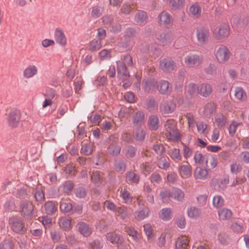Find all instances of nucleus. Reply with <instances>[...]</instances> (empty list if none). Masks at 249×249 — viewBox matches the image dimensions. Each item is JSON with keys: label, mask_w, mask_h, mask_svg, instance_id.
Returning a JSON list of instances; mask_svg holds the SVG:
<instances>
[{"label": "nucleus", "mask_w": 249, "mask_h": 249, "mask_svg": "<svg viewBox=\"0 0 249 249\" xmlns=\"http://www.w3.org/2000/svg\"><path fill=\"white\" fill-rule=\"evenodd\" d=\"M118 76L121 79H126L129 76L127 67L132 65V57L129 55L124 56L123 60L117 61Z\"/></svg>", "instance_id": "f257e3e1"}, {"label": "nucleus", "mask_w": 249, "mask_h": 249, "mask_svg": "<svg viewBox=\"0 0 249 249\" xmlns=\"http://www.w3.org/2000/svg\"><path fill=\"white\" fill-rule=\"evenodd\" d=\"M9 224L11 230L16 233L24 234L27 232L24 220L20 216L13 215L10 217Z\"/></svg>", "instance_id": "f03ea898"}, {"label": "nucleus", "mask_w": 249, "mask_h": 249, "mask_svg": "<svg viewBox=\"0 0 249 249\" xmlns=\"http://www.w3.org/2000/svg\"><path fill=\"white\" fill-rule=\"evenodd\" d=\"M230 27L227 23H221L217 24L213 31L214 37L219 40L227 38L230 34Z\"/></svg>", "instance_id": "7ed1b4c3"}, {"label": "nucleus", "mask_w": 249, "mask_h": 249, "mask_svg": "<svg viewBox=\"0 0 249 249\" xmlns=\"http://www.w3.org/2000/svg\"><path fill=\"white\" fill-rule=\"evenodd\" d=\"M34 206L27 201H22L19 205L21 215L26 219H32L33 217Z\"/></svg>", "instance_id": "20e7f679"}, {"label": "nucleus", "mask_w": 249, "mask_h": 249, "mask_svg": "<svg viewBox=\"0 0 249 249\" xmlns=\"http://www.w3.org/2000/svg\"><path fill=\"white\" fill-rule=\"evenodd\" d=\"M231 56V53L229 49L224 45H221L216 51L215 58L217 61L224 64L229 60Z\"/></svg>", "instance_id": "39448f33"}, {"label": "nucleus", "mask_w": 249, "mask_h": 249, "mask_svg": "<svg viewBox=\"0 0 249 249\" xmlns=\"http://www.w3.org/2000/svg\"><path fill=\"white\" fill-rule=\"evenodd\" d=\"M202 59L199 55L191 54L184 58L185 65L189 68H194L198 66L202 63Z\"/></svg>", "instance_id": "423d86ee"}, {"label": "nucleus", "mask_w": 249, "mask_h": 249, "mask_svg": "<svg viewBox=\"0 0 249 249\" xmlns=\"http://www.w3.org/2000/svg\"><path fill=\"white\" fill-rule=\"evenodd\" d=\"M20 116L19 110H14L11 111L7 118L9 125L13 128L17 127L19 124Z\"/></svg>", "instance_id": "0eeeda50"}, {"label": "nucleus", "mask_w": 249, "mask_h": 249, "mask_svg": "<svg viewBox=\"0 0 249 249\" xmlns=\"http://www.w3.org/2000/svg\"><path fill=\"white\" fill-rule=\"evenodd\" d=\"M76 227L79 233L84 237H88L92 234V228L86 222L80 221L77 224Z\"/></svg>", "instance_id": "6e6552de"}, {"label": "nucleus", "mask_w": 249, "mask_h": 249, "mask_svg": "<svg viewBox=\"0 0 249 249\" xmlns=\"http://www.w3.org/2000/svg\"><path fill=\"white\" fill-rule=\"evenodd\" d=\"M54 37L56 42L59 45L64 47L67 44V39L64 31L59 28H56L54 33Z\"/></svg>", "instance_id": "1a4fd4ad"}, {"label": "nucleus", "mask_w": 249, "mask_h": 249, "mask_svg": "<svg viewBox=\"0 0 249 249\" xmlns=\"http://www.w3.org/2000/svg\"><path fill=\"white\" fill-rule=\"evenodd\" d=\"M160 67L162 70L165 72H171L176 68V63L168 59H163L160 61Z\"/></svg>", "instance_id": "9d476101"}, {"label": "nucleus", "mask_w": 249, "mask_h": 249, "mask_svg": "<svg viewBox=\"0 0 249 249\" xmlns=\"http://www.w3.org/2000/svg\"><path fill=\"white\" fill-rule=\"evenodd\" d=\"M38 72V68L36 65H30L23 70L22 74L24 78L29 79L37 75Z\"/></svg>", "instance_id": "9b49d317"}, {"label": "nucleus", "mask_w": 249, "mask_h": 249, "mask_svg": "<svg viewBox=\"0 0 249 249\" xmlns=\"http://www.w3.org/2000/svg\"><path fill=\"white\" fill-rule=\"evenodd\" d=\"M107 238L108 241L115 245L117 247L122 246L124 242L123 236L115 232L109 233L107 236Z\"/></svg>", "instance_id": "f8f14e48"}, {"label": "nucleus", "mask_w": 249, "mask_h": 249, "mask_svg": "<svg viewBox=\"0 0 249 249\" xmlns=\"http://www.w3.org/2000/svg\"><path fill=\"white\" fill-rule=\"evenodd\" d=\"M132 120L134 126L141 127L144 123L145 115L142 111L138 110L132 116Z\"/></svg>", "instance_id": "ddd939ff"}, {"label": "nucleus", "mask_w": 249, "mask_h": 249, "mask_svg": "<svg viewBox=\"0 0 249 249\" xmlns=\"http://www.w3.org/2000/svg\"><path fill=\"white\" fill-rule=\"evenodd\" d=\"M212 92V88L208 84H202L197 88V93L203 97L209 96Z\"/></svg>", "instance_id": "4468645a"}, {"label": "nucleus", "mask_w": 249, "mask_h": 249, "mask_svg": "<svg viewBox=\"0 0 249 249\" xmlns=\"http://www.w3.org/2000/svg\"><path fill=\"white\" fill-rule=\"evenodd\" d=\"M191 102L183 98H180L176 104L170 102L168 105V109H173L176 107L187 108L191 107Z\"/></svg>", "instance_id": "2eb2a0df"}, {"label": "nucleus", "mask_w": 249, "mask_h": 249, "mask_svg": "<svg viewBox=\"0 0 249 249\" xmlns=\"http://www.w3.org/2000/svg\"><path fill=\"white\" fill-rule=\"evenodd\" d=\"M176 249H188L189 241L186 236L178 237L176 241Z\"/></svg>", "instance_id": "dca6fc26"}, {"label": "nucleus", "mask_w": 249, "mask_h": 249, "mask_svg": "<svg viewBox=\"0 0 249 249\" xmlns=\"http://www.w3.org/2000/svg\"><path fill=\"white\" fill-rule=\"evenodd\" d=\"M114 169L119 173H123L126 168V163L124 160L123 159H117L114 160Z\"/></svg>", "instance_id": "f3484780"}, {"label": "nucleus", "mask_w": 249, "mask_h": 249, "mask_svg": "<svg viewBox=\"0 0 249 249\" xmlns=\"http://www.w3.org/2000/svg\"><path fill=\"white\" fill-rule=\"evenodd\" d=\"M209 36V32L208 31L200 29L197 30L196 37L198 42L201 44H203L208 40Z\"/></svg>", "instance_id": "a211bd4d"}, {"label": "nucleus", "mask_w": 249, "mask_h": 249, "mask_svg": "<svg viewBox=\"0 0 249 249\" xmlns=\"http://www.w3.org/2000/svg\"><path fill=\"white\" fill-rule=\"evenodd\" d=\"M149 212L150 210L148 207L140 209L135 212V218L138 220H142L148 216Z\"/></svg>", "instance_id": "6ab92c4d"}, {"label": "nucleus", "mask_w": 249, "mask_h": 249, "mask_svg": "<svg viewBox=\"0 0 249 249\" xmlns=\"http://www.w3.org/2000/svg\"><path fill=\"white\" fill-rule=\"evenodd\" d=\"M148 125L150 130L156 131L159 127V120L156 115H151L149 117L148 121Z\"/></svg>", "instance_id": "aec40b11"}, {"label": "nucleus", "mask_w": 249, "mask_h": 249, "mask_svg": "<svg viewBox=\"0 0 249 249\" xmlns=\"http://www.w3.org/2000/svg\"><path fill=\"white\" fill-rule=\"evenodd\" d=\"M126 180L131 184H138L140 181V176L134 172L130 171L126 173Z\"/></svg>", "instance_id": "412c9836"}, {"label": "nucleus", "mask_w": 249, "mask_h": 249, "mask_svg": "<svg viewBox=\"0 0 249 249\" xmlns=\"http://www.w3.org/2000/svg\"><path fill=\"white\" fill-rule=\"evenodd\" d=\"M159 20L161 25H168L172 21V18L169 14L166 12H162L159 16Z\"/></svg>", "instance_id": "4be33fe9"}, {"label": "nucleus", "mask_w": 249, "mask_h": 249, "mask_svg": "<svg viewBox=\"0 0 249 249\" xmlns=\"http://www.w3.org/2000/svg\"><path fill=\"white\" fill-rule=\"evenodd\" d=\"M201 213V209L194 206H191L187 209V214L189 217L194 219H197Z\"/></svg>", "instance_id": "5701e85b"}, {"label": "nucleus", "mask_w": 249, "mask_h": 249, "mask_svg": "<svg viewBox=\"0 0 249 249\" xmlns=\"http://www.w3.org/2000/svg\"><path fill=\"white\" fill-rule=\"evenodd\" d=\"M157 82L153 79H149L143 82V88L145 91L150 92L153 91L157 86Z\"/></svg>", "instance_id": "b1692460"}, {"label": "nucleus", "mask_w": 249, "mask_h": 249, "mask_svg": "<svg viewBox=\"0 0 249 249\" xmlns=\"http://www.w3.org/2000/svg\"><path fill=\"white\" fill-rule=\"evenodd\" d=\"M107 150L110 155L116 157L120 153L121 147L116 142H112L109 145Z\"/></svg>", "instance_id": "393cba45"}, {"label": "nucleus", "mask_w": 249, "mask_h": 249, "mask_svg": "<svg viewBox=\"0 0 249 249\" xmlns=\"http://www.w3.org/2000/svg\"><path fill=\"white\" fill-rule=\"evenodd\" d=\"M44 209L46 213L48 215L53 214L57 209L54 203L52 201H48L46 202L44 204Z\"/></svg>", "instance_id": "a878e982"}, {"label": "nucleus", "mask_w": 249, "mask_h": 249, "mask_svg": "<svg viewBox=\"0 0 249 249\" xmlns=\"http://www.w3.org/2000/svg\"><path fill=\"white\" fill-rule=\"evenodd\" d=\"M120 197L123 199L124 203L126 204H130L132 202L133 196L130 192L126 189L121 190Z\"/></svg>", "instance_id": "bb28decb"}, {"label": "nucleus", "mask_w": 249, "mask_h": 249, "mask_svg": "<svg viewBox=\"0 0 249 249\" xmlns=\"http://www.w3.org/2000/svg\"><path fill=\"white\" fill-rule=\"evenodd\" d=\"M218 213L220 219L222 220L230 219L232 214L231 210L226 208L220 209Z\"/></svg>", "instance_id": "cd10ccee"}, {"label": "nucleus", "mask_w": 249, "mask_h": 249, "mask_svg": "<svg viewBox=\"0 0 249 249\" xmlns=\"http://www.w3.org/2000/svg\"><path fill=\"white\" fill-rule=\"evenodd\" d=\"M143 231L148 241L150 242L153 241L154 239V232L151 226L149 224H145L143 226Z\"/></svg>", "instance_id": "c85d7f7f"}, {"label": "nucleus", "mask_w": 249, "mask_h": 249, "mask_svg": "<svg viewBox=\"0 0 249 249\" xmlns=\"http://www.w3.org/2000/svg\"><path fill=\"white\" fill-rule=\"evenodd\" d=\"M194 176L196 178L205 179L207 178L208 171L201 167H197L195 170Z\"/></svg>", "instance_id": "c756f323"}, {"label": "nucleus", "mask_w": 249, "mask_h": 249, "mask_svg": "<svg viewBox=\"0 0 249 249\" xmlns=\"http://www.w3.org/2000/svg\"><path fill=\"white\" fill-rule=\"evenodd\" d=\"M160 217L164 220L168 221L172 218V210L171 208H163L159 213Z\"/></svg>", "instance_id": "7c9ffc66"}, {"label": "nucleus", "mask_w": 249, "mask_h": 249, "mask_svg": "<svg viewBox=\"0 0 249 249\" xmlns=\"http://www.w3.org/2000/svg\"><path fill=\"white\" fill-rule=\"evenodd\" d=\"M235 98L239 101H243L247 98V94L245 90L240 87H237L234 90Z\"/></svg>", "instance_id": "2f4dec72"}, {"label": "nucleus", "mask_w": 249, "mask_h": 249, "mask_svg": "<svg viewBox=\"0 0 249 249\" xmlns=\"http://www.w3.org/2000/svg\"><path fill=\"white\" fill-rule=\"evenodd\" d=\"M201 9L197 4H192L189 8V14L195 18H198L201 15Z\"/></svg>", "instance_id": "473e14b6"}, {"label": "nucleus", "mask_w": 249, "mask_h": 249, "mask_svg": "<svg viewBox=\"0 0 249 249\" xmlns=\"http://www.w3.org/2000/svg\"><path fill=\"white\" fill-rule=\"evenodd\" d=\"M62 187L63 193L69 195L73 189L74 183L71 180H68L62 184Z\"/></svg>", "instance_id": "72a5a7b5"}, {"label": "nucleus", "mask_w": 249, "mask_h": 249, "mask_svg": "<svg viewBox=\"0 0 249 249\" xmlns=\"http://www.w3.org/2000/svg\"><path fill=\"white\" fill-rule=\"evenodd\" d=\"M60 209L64 213L72 214V205L70 202H61Z\"/></svg>", "instance_id": "f704fd0d"}, {"label": "nucleus", "mask_w": 249, "mask_h": 249, "mask_svg": "<svg viewBox=\"0 0 249 249\" xmlns=\"http://www.w3.org/2000/svg\"><path fill=\"white\" fill-rule=\"evenodd\" d=\"M172 197L178 201H182L184 198V193L181 189L175 188L172 192Z\"/></svg>", "instance_id": "c9c22d12"}, {"label": "nucleus", "mask_w": 249, "mask_h": 249, "mask_svg": "<svg viewBox=\"0 0 249 249\" xmlns=\"http://www.w3.org/2000/svg\"><path fill=\"white\" fill-rule=\"evenodd\" d=\"M168 154L175 162H178L181 160V156L180 155L178 149L174 148L170 150Z\"/></svg>", "instance_id": "e433bc0d"}, {"label": "nucleus", "mask_w": 249, "mask_h": 249, "mask_svg": "<svg viewBox=\"0 0 249 249\" xmlns=\"http://www.w3.org/2000/svg\"><path fill=\"white\" fill-rule=\"evenodd\" d=\"M167 137L169 139L175 142H178L180 141V134L178 129L176 128L170 133H167L166 135Z\"/></svg>", "instance_id": "4c0bfd02"}, {"label": "nucleus", "mask_w": 249, "mask_h": 249, "mask_svg": "<svg viewBox=\"0 0 249 249\" xmlns=\"http://www.w3.org/2000/svg\"><path fill=\"white\" fill-rule=\"evenodd\" d=\"M125 156L128 159L133 158L135 157L137 149L132 145H128L125 148Z\"/></svg>", "instance_id": "58836bf2"}, {"label": "nucleus", "mask_w": 249, "mask_h": 249, "mask_svg": "<svg viewBox=\"0 0 249 249\" xmlns=\"http://www.w3.org/2000/svg\"><path fill=\"white\" fill-rule=\"evenodd\" d=\"M63 171L68 178L74 177L76 175V170L71 164H67L63 169Z\"/></svg>", "instance_id": "ea45409f"}, {"label": "nucleus", "mask_w": 249, "mask_h": 249, "mask_svg": "<svg viewBox=\"0 0 249 249\" xmlns=\"http://www.w3.org/2000/svg\"><path fill=\"white\" fill-rule=\"evenodd\" d=\"M215 121L218 127H223L227 124V118L223 114H218L215 118Z\"/></svg>", "instance_id": "a19ab883"}, {"label": "nucleus", "mask_w": 249, "mask_h": 249, "mask_svg": "<svg viewBox=\"0 0 249 249\" xmlns=\"http://www.w3.org/2000/svg\"><path fill=\"white\" fill-rule=\"evenodd\" d=\"M197 86L194 83H190L185 87V93L190 96H193L197 92Z\"/></svg>", "instance_id": "79ce46f5"}, {"label": "nucleus", "mask_w": 249, "mask_h": 249, "mask_svg": "<svg viewBox=\"0 0 249 249\" xmlns=\"http://www.w3.org/2000/svg\"><path fill=\"white\" fill-rule=\"evenodd\" d=\"M34 197L37 202L42 203L45 200V193L42 190L36 189L34 193Z\"/></svg>", "instance_id": "37998d69"}, {"label": "nucleus", "mask_w": 249, "mask_h": 249, "mask_svg": "<svg viewBox=\"0 0 249 249\" xmlns=\"http://www.w3.org/2000/svg\"><path fill=\"white\" fill-rule=\"evenodd\" d=\"M14 246L13 241L5 239L0 243V249H13Z\"/></svg>", "instance_id": "c03bdc74"}, {"label": "nucleus", "mask_w": 249, "mask_h": 249, "mask_svg": "<svg viewBox=\"0 0 249 249\" xmlns=\"http://www.w3.org/2000/svg\"><path fill=\"white\" fill-rule=\"evenodd\" d=\"M103 247V243L99 239H95L89 244V249H102Z\"/></svg>", "instance_id": "a18cd8bd"}, {"label": "nucleus", "mask_w": 249, "mask_h": 249, "mask_svg": "<svg viewBox=\"0 0 249 249\" xmlns=\"http://www.w3.org/2000/svg\"><path fill=\"white\" fill-rule=\"evenodd\" d=\"M169 83L166 81H162L159 83V85L157 87L159 91L161 94H165L168 91Z\"/></svg>", "instance_id": "49530a36"}, {"label": "nucleus", "mask_w": 249, "mask_h": 249, "mask_svg": "<svg viewBox=\"0 0 249 249\" xmlns=\"http://www.w3.org/2000/svg\"><path fill=\"white\" fill-rule=\"evenodd\" d=\"M88 194L87 189L84 187H79L75 189V194L79 198H85Z\"/></svg>", "instance_id": "de8ad7c7"}, {"label": "nucleus", "mask_w": 249, "mask_h": 249, "mask_svg": "<svg viewBox=\"0 0 249 249\" xmlns=\"http://www.w3.org/2000/svg\"><path fill=\"white\" fill-rule=\"evenodd\" d=\"M160 196L161 199L163 203H167L171 197H172V192L165 190L161 191L160 193Z\"/></svg>", "instance_id": "09e8293b"}, {"label": "nucleus", "mask_w": 249, "mask_h": 249, "mask_svg": "<svg viewBox=\"0 0 249 249\" xmlns=\"http://www.w3.org/2000/svg\"><path fill=\"white\" fill-rule=\"evenodd\" d=\"M126 231L128 234L131 236L134 241H138L139 234L137 231L134 227L131 226L128 227L126 229Z\"/></svg>", "instance_id": "8fccbe9b"}, {"label": "nucleus", "mask_w": 249, "mask_h": 249, "mask_svg": "<svg viewBox=\"0 0 249 249\" xmlns=\"http://www.w3.org/2000/svg\"><path fill=\"white\" fill-rule=\"evenodd\" d=\"M224 203V200L220 196H215L213 197V207L215 208H220L222 207Z\"/></svg>", "instance_id": "3c124183"}, {"label": "nucleus", "mask_w": 249, "mask_h": 249, "mask_svg": "<svg viewBox=\"0 0 249 249\" xmlns=\"http://www.w3.org/2000/svg\"><path fill=\"white\" fill-rule=\"evenodd\" d=\"M101 40L93 39L90 43L89 49L91 51H96L99 50L101 48Z\"/></svg>", "instance_id": "603ef678"}, {"label": "nucleus", "mask_w": 249, "mask_h": 249, "mask_svg": "<svg viewBox=\"0 0 249 249\" xmlns=\"http://www.w3.org/2000/svg\"><path fill=\"white\" fill-rule=\"evenodd\" d=\"M242 166L240 163H232L230 165V171L232 174H238L242 170Z\"/></svg>", "instance_id": "864d4df0"}, {"label": "nucleus", "mask_w": 249, "mask_h": 249, "mask_svg": "<svg viewBox=\"0 0 249 249\" xmlns=\"http://www.w3.org/2000/svg\"><path fill=\"white\" fill-rule=\"evenodd\" d=\"M157 165L160 168L166 170L169 167L170 163L165 158H161L158 160Z\"/></svg>", "instance_id": "5fc2aeb1"}, {"label": "nucleus", "mask_w": 249, "mask_h": 249, "mask_svg": "<svg viewBox=\"0 0 249 249\" xmlns=\"http://www.w3.org/2000/svg\"><path fill=\"white\" fill-rule=\"evenodd\" d=\"M145 132L144 130L138 128L136 130L135 138L137 141H143L145 139Z\"/></svg>", "instance_id": "6e6d98bb"}, {"label": "nucleus", "mask_w": 249, "mask_h": 249, "mask_svg": "<svg viewBox=\"0 0 249 249\" xmlns=\"http://www.w3.org/2000/svg\"><path fill=\"white\" fill-rule=\"evenodd\" d=\"M99 56L101 59H109L111 57V51L107 49L102 50L99 53Z\"/></svg>", "instance_id": "4d7b16f0"}, {"label": "nucleus", "mask_w": 249, "mask_h": 249, "mask_svg": "<svg viewBox=\"0 0 249 249\" xmlns=\"http://www.w3.org/2000/svg\"><path fill=\"white\" fill-rule=\"evenodd\" d=\"M147 18L146 13L143 11L139 12L135 17V20L139 24L143 23Z\"/></svg>", "instance_id": "13d9d810"}, {"label": "nucleus", "mask_w": 249, "mask_h": 249, "mask_svg": "<svg viewBox=\"0 0 249 249\" xmlns=\"http://www.w3.org/2000/svg\"><path fill=\"white\" fill-rule=\"evenodd\" d=\"M103 12V9L99 6H94L92 8L91 15L94 18H97L100 17Z\"/></svg>", "instance_id": "bf43d9fd"}, {"label": "nucleus", "mask_w": 249, "mask_h": 249, "mask_svg": "<svg viewBox=\"0 0 249 249\" xmlns=\"http://www.w3.org/2000/svg\"><path fill=\"white\" fill-rule=\"evenodd\" d=\"M170 4L174 9H179L184 4V0H170Z\"/></svg>", "instance_id": "052dcab7"}, {"label": "nucleus", "mask_w": 249, "mask_h": 249, "mask_svg": "<svg viewBox=\"0 0 249 249\" xmlns=\"http://www.w3.org/2000/svg\"><path fill=\"white\" fill-rule=\"evenodd\" d=\"M177 128L176 125L174 124V123L173 121L168 120L166 121V124L165 125V128L166 130V135L170 133L172 130H174V129Z\"/></svg>", "instance_id": "680f3d73"}, {"label": "nucleus", "mask_w": 249, "mask_h": 249, "mask_svg": "<svg viewBox=\"0 0 249 249\" xmlns=\"http://www.w3.org/2000/svg\"><path fill=\"white\" fill-rule=\"evenodd\" d=\"M240 124V123H237L235 121H233L232 122L228 127V130L230 136H233L234 135L237 126Z\"/></svg>", "instance_id": "e2e57ef3"}, {"label": "nucleus", "mask_w": 249, "mask_h": 249, "mask_svg": "<svg viewBox=\"0 0 249 249\" xmlns=\"http://www.w3.org/2000/svg\"><path fill=\"white\" fill-rule=\"evenodd\" d=\"M92 151V149L90 144H85L82 146L81 152L85 155H90Z\"/></svg>", "instance_id": "0e129e2a"}, {"label": "nucleus", "mask_w": 249, "mask_h": 249, "mask_svg": "<svg viewBox=\"0 0 249 249\" xmlns=\"http://www.w3.org/2000/svg\"><path fill=\"white\" fill-rule=\"evenodd\" d=\"M88 119L90 121L91 123L92 124H98L102 120V117L99 114H95L94 115H91L90 116H88Z\"/></svg>", "instance_id": "69168bd1"}, {"label": "nucleus", "mask_w": 249, "mask_h": 249, "mask_svg": "<svg viewBox=\"0 0 249 249\" xmlns=\"http://www.w3.org/2000/svg\"><path fill=\"white\" fill-rule=\"evenodd\" d=\"M228 235L224 232H221L218 235V240L222 245L228 244L227 239Z\"/></svg>", "instance_id": "338daca9"}, {"label": "nucleus", "mask_w": 249, "mask_h": 249, "mask_svg": "<svg viewBox=\"0 0 249 249\" xmlns=\"http://www.w3.org/2000/svg\"><path fill=\"white\" fill-rule=\"evenodd\" d=\"M150 179L152 183H159L161 180V176L156 172L152 173L150 177Z\"/></svg>", "instance_id": "774afa93"}]
</instances>
